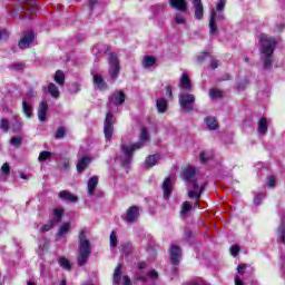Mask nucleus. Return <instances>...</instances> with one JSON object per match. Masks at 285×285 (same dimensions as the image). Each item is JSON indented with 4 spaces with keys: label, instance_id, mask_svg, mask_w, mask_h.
I'll return each instance as SVG.
<instances>
[{
    "label": "nucleus",
    "instance_id": "f257e3e1",
    "mask_svg": "<svg viewBox=\"0 0 285 285\" xmlns=\"http://www.w3.org/2000/svg\"><path fill=\"white\" fill-rule=\"evenodd\" d=\"M261 52L264 55L262 57L264 70L273 69V52L277 48V40L268 35H261Z\"/></svg>",
    "mask_w": 285,
    "mask_h": 285
},
{
    "label": "nucleus",
    "instance_id": "f03ea898",
    "mask_svg": "<svg viewBox=\"0 0 285 285\" xmlns=\"http://www.w3.org/2000/svg\"><path fill=\"white\" fill-rule=\"evenodd\" d=\"M150 139V136L148 135V129L144 127L140 132V140L131 146L121 145L120 150L124 155V157H120V163L124 166V168H128L130 166V163L132 161V155L135 154V150H139L140 148H144V145L146 141Z\"/></svg>",
    "mask_w": 285,
    "mask_h": 285
},
{
    "label": "nucleus",
    "instance_id": "7ed1b4c3",
    "mask_svg": "<svg viewBox=\"0 0 285 285\" xmlns=\"http://www.w3.org/2000/svg\"><path fill=\"white\" fill-rule=\"evenodd\" d=\"M78 266H86L90 255H92V247L88 239L86 229H81L78 236Z\"/></svg>",
    "mask_w": 285,
    "mask_h": 285
},
{
    "label": "nucleus",
    "instance_id": "20e7f679",
    "mask_svg": "<svg viewBox=\"0 0 285 285\" xmlns=\"http://www.w3.org/2000/svg\"><path fill=\"white\" fill-rule=\"evenodd\" d=\"M195 95L188 91L179 95V106L184 112H193L195 110Z\"/></svg>",
    "mask_w": 285,
    "mask_h": 285
},
{
    "label": "nucleus",
    "instance_id": "39448f33",
    "mask_svg": "<svg viewBox=\"0 0 285 285\" xmlns=\"http://www.w3.org/2000/svg\"><path fill=\"white\" fill-rule=\"evenodd\" d=\"M104 135L107 141H110L115 135V115H112V111H108L106 115L104 122Z\"/></svg>",
    "mask_w": 285,
    "mask_h": 285
},
{
    "label": "nucleus",
    "instance_id": "423d86ee",
    "mask_svg": "<svg viewBox=\"0 0 285 285\" xmlns=\"http://www.w3.org/2000/svg\"><path fill=\"white\" fill-rule=\"evenodd\" d=\"M108 62H109L110 79H117V77H119V72L121 70V67L119 66V57H117V53H114V52L109 53Z\"/></svg>",
    "mask_w": 285,
    "mask_h": 285
},
{
    "label": "nucleus",
    "instance_id": "0eeeda50",
    "mask_svg": "<svg viewBox=\"0 0 285 285\" xmlns=\"http://www.w3.org/2000/svg\"><path fill=\"white\" fill-rule=\"evenodd\" d=\"M197 171L195 170V167H186L181 171V177L184 181L191 185V188H199V183H197Z\"/></svg>",
    "mask_w": 285,
    "mask_h": 285
},
{
    "label": "nucleus",
    "instance_id": "6e6552de",
    "mask_svg": "<svg viewBox=\"0 0 285 285\" xmlns=\"http://www.w3.org/2000/svg\"><path fill=\"white\" fill-rule=\"evenodd\" d=\"M224 19H226V16H224V11H216L215 9H212L209 16L210 35H217V21H224Z\"/></svg>",
    "mask_w": 285,
    "mask_h": 285
},
{
    "label": "nucleus",
    "instance_id": "1a4fd4ad",
    "mask_svg": "<svg viewBox=\"0 0 285 285\" xmlns=\"http://www.w3.org/2000/svg\"><path fill=\"white\" fill-rule=\"evenodd\" d=\"M35 43V31L28 30L22 32V37L20 38L18 46L21 50H26L30 48Z\"/></svg>",
    "mask_w": 285,
    "mask_h": 285
},
{
    "label": "nucleus",
    "instance_id": "9d476101",
    "mask_svg": "<svg viewBox=\"0 0 285 285\" xmlns=\"http://www.w3.org/2000/svg\"><path fill=\"white\" fill-rule=\"evenodd\" d=\"M169 259L174 266H179L181 262V247L178 245H171L169 248Z\"/></svg>",
    "mask_w": 285,
    "mask_h": 285
},
{
    "label": "nucleus",
    "instance_id": "9b49d317",
    "mask_svg": "<svg viewBox=\"0 0 285 285\" xmlns=\"http://www.w3.org/2000/svg\"><path fill=\"white\" fill-rule=\"evenodd\" d=\"M126 102V92L122 90H116L109 97V104H112L116 107L122 106Z\"/></svg>",
    "mask_w": 285,
    "mask_h": 285
},
{
    "label": "nucleus",
    "instance_id": "f8f14e48",
    "mask_svg": "<svg viewBox=\"0 0 285 285\" xmlns=\"http://www.w3.org/2000/svg\"><path fill=\"white\" fill-rule=\"evenodd\" d=\"M122 219L127 224H134V222H137L139 219V207L131 206L127 209V213L125 216H122Z\"/></svg>",
    "mask_w": 285,
    "mask_h": 285
},
{
    "label": "nucleus",
    "instance_id": "ddd939ff",
    "mask_svg": "<svg viewBox=\"0 0 285 285\" xmlns=\"http://www.w3.org/2000/svg\"><path fill=\"white\" fill-rule=\"evenodd\" d=\"M180 90H185V92H193V82H190V77L188 75L183 73L179 80Z\"/></svg>",
    "mask_w": 285,
    "mask_h": 285
},
{
    "label": "nucleus",
    "instance_id": "4468645a",
    "mask_svg": "<svg viewBox=\"0 0 285 285\" xmlns=\"http://www.w3.org/2000/svg\"><path fill=\"white\" fill-rule=\"evenodd\" d=\"M206 186H208L207 183L203 184L202 186L198 185V188H194V190H188V198L199 202V199H202V194L204 193V190H206Z\"/></svg>",
    "mask_w": 285,
    "mask_h": 285
},
{
    "label": "nucleus",
    "instance_id": "2eb2a0df",
    "mask_svg": "<svg viewBox=\"0 0 285 285\" xmlns=\"http://www.w3.org/2000/svg\"><path fill=\"white\" fill-rule=\"evenodd\" d=\"M163 193L164 199H170V195H173V179L170 177H166L163 183Z\"/></svg>",
    "mask_w": 285,
    "mask_h": 285
},
{
    "label": "nucleus",
    "instance_id": "dca6fc26",
    "mask_svg": "<svg viewBox=\"0 0 285 285\" xmlns=\"http://www.w3.org/2000/svg\"><path fill=\"white\" fill-rule=\"evenodd\" d=\"M193 6L195 10V19L202 21L204 19V3H202V0H193Z\"/></svg>",
    "mask_w": 285,
    "mask_h": 285
},
{
    "label": "nucleus",
    "instance_id": "f3484780",
    "mask_svg": "<svg viewBox=\"0 0 285 285\" xmlns=\"http://www.w3.org/2000/svg\"><path fill=\"white\" fill-rule=\"evenodd\" d=\"M10 126L12 132H21V130H23V120L19 116H13Z\"/></svg>",
    "mask_w": 285,
    "mask_h": 285
},
{
    "label": "nucleus",
    "instance_id": "a211bd4d",
    "mask_svg": "<svg viewBox=\"0 0 285 285\" xmlns=\"http://www.w3.org/2000/svg\"><path fill=\"white\" fill-rule=\"evenodd\" d=\"M169 6L179 12H186L188 10V3L186 0H169Z\"/></svg>",
    "mask_w": 285,
    "mask_h": 285
},
{
    "label": "nucleus",
    "instance_id": "6ab92c4d",
    "mask_svg": "<svg viewBox=\"0 0 285 285\" xmlns=\"http://www.w3.org/2000/svg\"><path fill=\"white\" fill-rule=\"evenodd\" d=\"M58 197L59 199H62V202H71V204H76V202H79V198L68 190H61L58 194Z\"/></svg>",
    "mask_w": 285,
    "mask_h": 285
},
{
    "label": "nucleus",
    "instance_id": "aec40b11",
    "mask_svg": "<svg viewBox=\"0 0 285 285\" xmlns=\"http://www.w3.org/2000/svg\"><path fill=\"white\" fill-rule=\"evenodd\" d=\"M46 115H48V102L46 100L41 101L38 107V119L39 121H46Z\"/></svg>",
    "mask_w": 285,
    "mask_h": 285
},
{
    "label": "nucleus",
    "instance_id": "412c9836",
    "mask_svg": "<svg viewBox=\"0 0 285 285\" xmlns=\"http://www.w3.org/2000/svg\"><path fill=\"white\" fill-rule=\"evenodd\" d=\"M94 86L98 90H108V83L104 81V77H101V75H94Z\"/></svg>",
    "mask_w": 285,
    "mask_h": 285
},
{
    "label": "nucleus",
    "instance_id": "4be33fe9",
    "mask_svg": "<svg viewBox=\"0 0 285 285\" xmlns=\"http://www.w3.org/2000/svg\"><path fill=\"white\" fill-rule=\"evenodd\" d=\"M90 161H92V158L89 156H83L81 159H79L77 163L78 173H83V170L90 166Z\"/></svg>",
    "mask_w": 285,
    "mask_h": 285
},
{
    "label": "nucleus",
    "instance_id": "5701e85b",
    "mask_svg": "<svg viewBox=\"0 0 285 285\" xmlns=\"http://www.w3.org/2000/svg\"><path fill=\"white\" fill-rule=\"evenodd\" d=\"M23 6H31V11H35L36 6L32 3V0H18V4H16L14 10L28 12L29 10Z\"/></svg>",
    "mask_w": 285,
    "mask_h": 285
},
{
    "label": "nucleus",
    "instance_id": "b1692460",
    "mask_svg": "<svg viewBox=\"0 0 285 285\" xmlns=\"http://www.w3.org/2000/svg\"><path fill=\"white\" fill-rule=\"evenodd\" d=\"M63 219V209L56 208L53 209V217L49 220L53 224V226H57V224H61V220Z\"/></svg>",
    "mask_w": 285,
    "mask_h": 285
},
{
    "label": "nucleus",
    "instance_id": "393cba45",
    "mask_svg": "<svg viewBox=\"0 0 285 285\" xmlns=\"http://www.w3.org/2000/svg\"><path fill=\"white\" fill-rule=\"evenodd\" d=\"M257 132L263 137L268 132V120L266 118H261L258 120Z\"/></svg>",
    "mask_w": 285,
    "mask_h": 285
},
{
    "label": "nucleus",
    "instance_id": "a878e982",
    "mask_svg": "<svg viewBox=\"0 0 285 285\" xmlns=\"http://www.w3.org/2000/svg\"><path fill=\"white\" fill-rule=\"evenodd\" d=\"M124 267L121 266V264H118L117 267L114 271L112 274V284L114 285H120L121 284V269Z\"/></svg>",
    "mask_w": 285,
    "mask_h": 285
},
{
    "label": "nucleus",
    "instance_id": "bb28decb",
    "mask_svg": "<svg viewBox=\"0 0 285 285\" xmlns=\"http://www.w3.org/2000/svg\"><path fill=\"white\" fill-rule=\"evenodd\" d=\"M156 108L160 115H164V112H166V110H168V100H166L165 98H159L156 101Z\"/></svg>",
    "mask_w": 285,
    "mask_h": 285
},
{
    "label": "nucleus",
    "instance_id": "cd10ccee",
    "mask_svg": "<svg viewBox=\"0 0 285 285\" xmlns=\"http://www.w3.org/2000/svg\"><path fill=\"white\" fill-rule=\"evenodd\" d=\"M99 184V177L97 176H92L89 180H88V194L89 195H95V190L97 188Z\"/></svg>",
    "mask_w": 285,
    "mask_h": 285
},
{
    "label": "nucleus",
    "instance_id": "c85d7f7f",
    "mask_svg": "<svg viewBox=\"0 0 285 285\" xmlns=\"http://www.w3.org/2000/svg\"><path fill=\"white\" fill-rule=\"evenodd\" d=\"M277 242L285 246V220L282 218V223L278 227V238Z\"/></svg>",
    "mask_w": 285,
    "mask_h": 285
},
{
    "label": "nucleus",
    "instance_id": "c756f323",
    "mask_svg": "<svg viewBox=\"0 0 285 285\" xmlns=\"http://www.w3.org/2000/svg\"><path fill=\"white\" fill-rule=\"evenodd\" d=\"M157 161H159V155H150L146 158L145 166L153 168V166H157Z\"/></svg>",
    "mask_w": 285,
    "mask_h": 285
},
{
    "label": "nucleus",
    "instance_id": "7c9ffc66",
    "mask_svg": "<svg viewBox=\"0 0 285 285\" xmlns=\"http://www.w3.org/2000/svg\"><path fill=\"white\" fill-rule=\"evenodd\" d=\"M48 92L53 97V99H59L60 92H59V87L55 85L53 82L49 83L48 86Z\"/></svg>",
    "mask_w": 285,
    "mask_h": 285
},
{
    "label": "nucleus",
    "instance_id": "2f4dec72",
    "mask_svg": "<svg viewBox=\"0 0 285 285\" xmlns=\"http://www.w3.org/2000/svg\"><path fill=\"white\" fill-rule=\"evenodd\" d=\"M53 79L58 86L66 83V75L61 70L56 71Z\"/></svg>",
    "mask_w": 285,
    "mask_h": 285
},
{
    "label": "nucleus",
    "instance_id": "473e14b6",
    "mask_svg": "<svg viewBox=\"0 0 285 285\" xmlns=\"http://www.w3.org/2000/svg\"><path fill=\"white\" fill-rule=\"evenodd\" d=\"M193 210V204L190 202L186 200L183 203L181 208H180V215L181 217H186L188 213Z\"/></svg>",
    "mask_w": 285,
    "mask_h": 285
},
{
    "label": "nucleus",
    "instance_id": "72a5a7b5",
    "mask_svg": "<svg viewBox=\"0 0 285 285\" xmlns=\"http://www.w3.org/2000/svg\"><path fill=\"white\" fill-rule=\"evenodd\" d=\"M22 111L28 119L32 117V105L28 104V101H22Z\"/></svg>",
    "mask_w": 285,
    "mask_h": 285
},
{
    "label": "nucleus",
    "instance_id": "f704fd0d",
    "mask_svg": "<svg viewBox=\"0 0 285 285\" xmlns=\"http://www.w3.org/2000/svg\"><path fill=\"white\" fill-rule=\"evenodd\" d=\"M157 62V59L153 56H146L142 60L144 68H153V66Z\"/></svg>",
    "mask_w": 285,
    "mask_h": 285
},
{
    "label": "nucleus",
    "instance_id": "c9c22d12",
    "mask_svg": "<svg viewBox=\"0 0 285 285\" xmlns=\"http://www.w3.org/2000/svg\"><path fill=\"white\" fill-rule=\"evenodd\" d=\"M205 124L209 130H217V119L215 117L205 118Z\"/></svg>",
    "mask_w": 285,
    "mask_h": 285
},
{
    "label": "nucleus",
    "instance_id": "e433bc0d",
    "mask_svg": "<svg viewBox=\"0 0 285 285\" xmlns=\"http://www.w3.org/2000/svg\"><path fill=\"white\" fill-rule=\"evenodd\" d=\"M69 232H70V223H65L58 229L57 235H58V237H63V236L68 235Z\"/></svg>",
    "mask_w": 285,
    "mask_h": 285
},
{
    "label": "nucleus",
    "instance_id": "4c0bfd02",
    "mask_svg": "<svg viewBox=\"0 0 285 285\" xmlns=\"http://www.w3.org/2000/svg\"><path fill=\"white\" fill-rule=\"evenodd\" d=\"M88 8L90 10V14H92L97 8L101 9V4L99 3V0H88Z\"/></svg>",
    "mask_w": 285,
    "mask_h": 285
},
{
    "label": "nucleus",
    "instance_id": "58836bf2",
    "mask_svg": "<svg viewBox=\"0 0 285 285\" xmlns=\"http://www.w3.org/2000/svg\"><path fill=\"white\" fill-rule=\"evenodd\" d=\"M51 157L52 153L45 150L39 154L38 161H40V164H43V161H48V159H51Z\"/></svg>",
    "mask_w": 285,
    "mask_h": 285
},
{
    "label": "nucleus",
    "instance_id": "ea45409f",
    "mask_svg": "<svg viewBox=\"0 0 285 285\" xmlns=\"http://www.w3.org/2000/svg\"><path fill=\"white\" fill-rule=\"evenodd\" d=\"M10 70H16L17 72H23L26 65L23 62H13L9 66Z\"/></svg>",
    "mask_w": 285,
    "mask_h": 285
},
{
    "label": "nucleus",
    "instance_id": "a19ab883",
    "mask_svg": "<svg viewBox=\"0 0 285 285\" xmlns=\"http://www.w3.org/2000/svg\"><path fill=\"white\" fill-rule=\"evenodd\" d=\"M209 97L210 99H222V90L215 88L209 89Z\"/></svg>",
    "mask_w": 285,
    "mask_h": 285
},
{
    "label": "nucleus",
    "instance_id": "79ce46f5",
    "mask_svg": "<svg viewBox=\"0 0 285 285\" xmlns=\"http://www.w3.org/2000/svg\"><path fill=\"white\" fill-rule=\"evenodd\" d=\"M0 129L3 132H8V130H10V120H8L7 118H1V120H0Z\"/></svg>",
    "mask_w": 285,
    "mask_h": 285
},
{
    "label": "nucleus",
    "instance_id": "37998d69",
    "mask_svg": "<svg viewBox=\"0 0 285 285\" xmlns=\"http://www.w3.org/2000/svg\"><path fill=\"white\" fill-rule=\"evenodd\" d=\"M0 173L2 177H9L10 176V164L4 163L2 167L0 168Z\"/></svg>",
    "mask_w": 285,
    "mask_h": 285
},
{
    "label": "nucleus",
    "instance_id": "c03bdc74",
    "mask_svg": "<svg viewBox=\"0 0 285 285\" xmlns=\"http://www.w3.org/2000/svg\"><path fill=\"white\" fill-rule=\"evenodd\" d=\"M23 142V138L19 137V136H14L10 139V144L11 146H14L16 148H19L21 146V144Z\"/></svg>",
    "mask_w": 285,
    "mask_h": 285
},
{
    "label": "nucleus",
    "instance_id": "a18cd8bd",
    "mask_svg": "<svg viewBox=\"0 0 285 285\" xmlns=\"http://www.w3.org/2000/svg\"><path fill=\"white\" fill-rule=\"evenodd\" d=\"M58 262H59L61 268H65V271H70V268H71L70 261H68L67 258L62 257V258H59Z\"/></svg>",
    "mask_w": 285,
    "mask_h": 285
},
{
    "label": "nucleus",
    "instance_id": "49530a36",
    "mask_svg": "<svg viewBox=\"0 0 285 285\" xmlns=\"http://www.w3.org/2000/svg\"><path fill=\"white\" fill-rule=\"evenodd\" d=\"M109 239H110L111 248H117V245L119 244V242L117 240V233L116 232H111Z\"/></svg>",
    "mask_w": 285,
    "mask_h": 285
},
{
    "label": "nucleus",
    "instance_id": "de8ad7c7",
    "mask_svg": "<svg viewBox=\"0 0 285 285\" xmlns=\"http://www.w3.org/2000/svg\"><path fill=\"white\" fill-rule=\"evenodd\" d=\"M121 248H122V253H124L125 255H130V253H132V244H130V243L124 244V245L121 246Z\"/></svg>",
    "mask_w": 285,
    "mask_h": 285
},
{
    "label": "nucleus",
    "instance_id": "09e8293b",
    "mask_svg": "<svg viewBox=\"0 0 285 285\" xmlns=\"http://www.w3.org/2000/svg\"><path fill=\"white\" fill-rule=\"evenodd\" d=\"M56 139H63L66 137V128L59 127L55 135Z\"/></svg>",
    "mask_w": 285,
    "mask_h": 285
},
{
    "label": "nucleus",
    "instance_id": "8fccbe9b",
    "mask_svg": "<svg viewBox=\"0 0 285 285\" xmlns=\"http://www.w3.org/2000/svg\"><path fill=\"white\" fill-rule=\"evenodd\" d=\"M134 279H135V282H144V284H146V282H148V278L146 277V275H142L140 273L134 274Z\"/></svg>",
    "mask_w": 285,
    "mask_h": 285
},
{
    "label": "nucleus",
    "instance_id": "3c124183",
    "mask_svg": "<svg viewBox=\"0 0 285 285\" xmlns=\"http://www.w3.org/2000/svg\"><path fill=\"white\" fill-rule=\"evenodd\" d=\"M210 59V65L209 67L212 68V70H217V68H219V60L215 59V57L209 56Z\"/></svg>",
    "mask_w": 285,
    "mask_h": 285
},
{
    "label": "nucleus",
    "instance_id": "603ef678",
    "mask_svg": "<svg viewBox=\"0 0 285 285\" xmlns=\"http://www.w3.org/2000/svg\"><path fill=\"white\" fill-rule=\"evenodd\" d=\"M224 8H226V0H219L216 4V12H224Z\"/></svg>",
    "mask_w": 285,
    "mask_h": 285
},
{
    "label": "nucleus",
    "instance_id": "864d4df0",
    "mask_svg": "<svg viewBox=\"0 0 285 285\" xmlns=\"http://www.w3.org/2000/svg\"><path fill=\"white\" fill-rule=\"evenodd\" d=\"M148 277H150V279H153L154 282L159 279V273H157L155 269H151L149 272H147Z\"/></svg>",
    "mask_w": 285,
    "mask_h": 285
},
{
    "label": "nucleus",
    "instance_id": "5fc2aeb1",
    "mask_svg": "<svg viewBox=\"0 0 285 285\" xmlns=\"http://www.w3.org/2000/svg\"><path fill=\"white\" fill-rule=\"evenodd\" d=\"M174 21H175V23L184 24V23H186V18H184V16L178 13L175 16Z\"/></svg>",
    "mask_w": 285,
    "mask_h": 285
},
{
    "label": "nucleus",
    "instance_id": "6e6d98bb",
    "mask_svg": "<svg viewBox=\"0 0 285 285\" xmlns=\"http://www.w3.org/2000/svg\"><path fill=\"white\" fill-rule=\"evenodd\" d=\"M53 226L55 225L49 220V223L43 225L40 230L41 233H48V230H52Z\"/></svg>",
    "mask_w": 285,
    "mask_h": 285
},
{
    "label": "nucleus",
    "instance_id": "4d7b16f0",
    "mask_svg": "<svg viewBox=\"0 0 285 285\" xmlns=\"http://www.w3.org/2000/svg\"><path fill=\"white\" fill-rule=\"evenodd\" d=\"M262 199H264V194H257L254 197V204L255 206H259L262 204Z\"/></svg>",
    "mask_w": 285,
    "mask_h": 285
},
{
    "label": "nucleus",
    "instance_id": "13d9d810",
    "mask_svg": "<svg viewBox=\"0 0 285 285\" xmlns=\"http://www.w3.org/2000/svg\"><path fill=\"white\" fill-rule=\"evenodd\" d=\"M206 57H210V53L203 52L202 55H199V56L197 57L198 63H204V61H206Z\"/></svg>",
    "mask_w": 285,
    "mask_h": 285
},
{
    "label": "nucleus",
    "instance_id": "bf43d9fd",
    "mask_svg": "<svg viewBox=\"0 0 285 285\" xmlns=\"http://www.w3.org/2000/svg\"><path fill=\"white\" fill-rule=\"evenodd\" d=\"M230 255H233V257H237V255H239V246H237V245L232 246Z\"/></svg>",
    "mask_w": 285,
    "mask_h": 285
},
{
    "label": "nucleus",
    "instance_id": "052dcab7",
    "mask_svg": "<svg viewBox=\"0 0 285 285\" xmlns=\"http://www.w3.org/2000/svg\"><path fill=\"white\" fill-rule=\"evenodd\" d=\"M275 184H276L275 176H269V179L267 183L268 188H275Z\"/></svg>",
    "mask_w": 285,
    "mask_h": 285
},
{
    "label": "nucleus",
    "instance_id": "680f3d73",
    "mask_svg": "<svg viewBox=\"0 0 285 285\" xmlns=\"http://www.w3.org/2000/svg\"><path fill=\"white\" fill-rule=\"evenodd\" d=\"M210 159V156H206V153H200V161L202 164H206Z\"/></svg>",
    "mask_w": 285,
    "mask_h": 285
},
{
    "label": "nucleus",
    "instance_id": "e2e57ef3",
    "mask_svg": "<svg viewBox=\"0 0 285 285\" xmlns=\"http://www.w3.org/2000/svg\"><path fill=\"white\" fill-rule=\"evenodd\" d=\"M122 285H132V281H130L129 276H122Z\"/></svg>",
    "mask_w": 285,
    "mask_h": 285
},
{
    "label": "nucleus",
    "instance_id": "0e129e2a",
    "mask_svg": "<svg viewBox=\"0 0 285 285\" xmlns=\"http://www.w3.org/2000/svg\"><path fill=\"white\" fill-rule=\"evenodd\" d=\"M137 268H138V271H144V269L148 268V265L146 264V262H140V263H138Z\"/></svg>",
    "mask_w": 285,
    "mask_h": 285
},
{
    "label": "nucleus",
    "instance_id": "69168bd1",
    "mask_svg": "<svg viewBox=\"0 0 285 285\" xmlns=\"http://www.w3.org/2000/svg\"><path fill=\"white\" fill-rule=\"evenodd\" d=\"M190 237H193V232H190V229H187L185 232V238L187 242H190Z\"/></svg>",
    "mask_w": 285,
    "mask_h": 285
},
{
    "label": "nucleus",
    "instance_id": "338daca9",
    "mask_svg": "<svg viewBox=\"0 0 285 285\" xmlns=\"http://www.w3.org/2000/svg\"><path fill=\"white\" fill-rule=\"evenodd\" d=\"M166 96L167 97H173V87H170V86L166 87Z\"/></svg>",
    "mask_w": 285,
    "mask_h": 285
},
{
    "label": "nucleus",
    "instance_id": "774afa93",
    "mask_svg": "<svg viewBox=\"0 0 285 285\" xmlns=\"http://www.w3.org/2000/svg\"><path fill=\"white\" fill-rule=\"evenodd\" d=\"M237 271L238 273L244 274V271H246V265L245 264L238 265Z\"/></svg>",
    "mask_w": 285,
    "mask_h": 285
}]
</instances>
